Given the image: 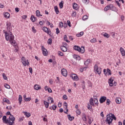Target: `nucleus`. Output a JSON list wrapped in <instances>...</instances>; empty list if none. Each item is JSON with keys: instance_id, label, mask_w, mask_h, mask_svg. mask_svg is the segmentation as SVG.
Masks as SVG:
<instances>
[{"instance_id": "412c9836", "label": "nucleus", "mask_w": 125, "mask_h": 125, "mask_svg": "<svg viewBox=\"0 0 125 125\" xmlns=\"http://www.w3.org/2000/svg\"><path fill=\"white\" fill-rule=\"evenodd\" d=\"M115 101L117 104H121L122 102V99L120 98H116Z\"/></svg>"}, {"instance_id": "864d4df0", "label": "nucleus", "mask_w": 125, "mask_h": 125, "mask_svg": "<svg viewBox=\"0 0 125 125\" xmlns=\"http://www.w3.org/2000/svg\"><path fill=\"white\" fill-rule=\"evenodd\" d=\"M31 97H29L27 98H26L25 99H24V101L26 102H28V101H31Z\"/></svg>"}, {"instance_id": "a878e982", "label": "nucleus", "mask_w": 125, "mask_h": 125, "mask_svg": "<svg viewBox=\"0 0 125 125\" xmlns=\"http://www.w3.org/2000/svg\"><path fill=\"white\" fill-rule=\"evenodd\" d=\"M74 58L75 59H76V60H81V57L78 55H75L74 56H73Z\"/></svg>"}, {"instance_id": "3c124183", "label": "nucleus", "mask_w": 125, "mask_h": 125, "mask_svg": "<svg viewBox=\"0 0 125 125\" xmlns=\"http://www.w3.org/2000/svg\"><path fill=\"white\" fill-rule=\"evenodd\" d=\"M85 70H86V67H83V68H81L80 71H81V72H83V71H85Z\"/></svg>"}, {"instance_id": "c85d7f7f", "label": "nucleus", "mask_w": 125, "mask_h": 125, "mask_svg": "<svg viewBox=\"0 0 125 125\" xmlns=\"http://www.w3.org/2000/svg\"><path fill=\"white\" fill-rule=\"evenodd\" d=\"M36 16H37L38 17H40V16H42V15H41V12H40L39 10H36Z\"/></svg>"}, {"instance_id": "a18cd8bd", "label": "nucleus", "mask_w": 125, "mask_h": 125, "mask_svg": "<svg viewBox=\"0 0 125 125\" xmlns=\"http://www.w3.org/2000/svg\"><path fill=\"white\" fill-rule=\"evenodd\" d=\"M56 82L57 83H60V78L58 77H57V80H56Z\"/></svg>"}, {"instance_id": "2eb2a0df", "label": "nucleus", "mask_w": 125, "mask_h": 125, "mask_svg": "<svg viewBox=\"0 0 125 125\" xmlns=\"http://www.w3.org/2000/svg\"><path fill=\"white\" fill-rule=\"evenodd\" d=\"M73 9H75V10H79V5L78 4L74 3L73 5Z\"/></svg>"}, {"instance_id": "7ed1b4c3", "label": "nucleus", "mask_w": 125, "mask_h": 125, "mask_svg": "<svg viewBox=\"0 0 125 125\" xmlns=\"http://www.w3.org/2000/svg\"><path fill=\"white\" fill-rule=\"evenodd\" d=\"M5 38L6 39V41H13L14 40V36L12 35V33L10 32L7 33V32H5Z\"/></svg>"}, {"instance_id": "bf43d9fd", "label": "nucleus", "mask_w": 125, "mask_h": 125, "mask_svg": "<svg viewBox=\"0 0 125 125\" xmlns=\"http://www.w3.org/2000/svg\"><path fill=\"white\" fill-rule=\"evenodd\" d=\"M91 108H92V106L91 105H90V104H88L87 108L88 109V110H90V109H91Z\"/></svg>"}, {"instance_id": "49530a36", "label": "nucleus", "mask_w": 125, "mask_h": 125, "mask_svg": "<svg viewBox=\"0 0 125 125\" xmlns=\"http://www.w3.org/2000/svg\"><path fill=\"white\" fill-rule=\"evenodd\" d=\"M110 8H109V6L107 5L104 9V11H108Z\"/></svg>"}, {"instance_id": "4c0bfd02", "label": "nucleus", "mask_w": 125, "mask_h": 125, "mask_svg": "<svg viewBox=\"0 0 125 125\" xmlns=\"http://www.w3.org/2000/svg\"><path fill=\"white\" fill-rule=\"evenodd\" d=\"M58 54L59 56H64V54H63V53H62V52L60 51L58 52Z\"/></svg>"}, {"instance_id": "338daca9", "label": "nucleus", "mask_w": 125, "mask_h": 125, "mask_svg": "<svg viewBox=\"0 0 125 125\" xmlns=\"http://www.w3.org/2000/svg\"><path fill=\"white\" fill-rule=\"evenodd\" d=\"M83 2L84 3H88V1L87 0H82Z\"/></svg>"}, {"instance_id": "ddd939ff", "label": "nucleus", "mask_w": 125, "mask_h": 125, "mask_svg": "<svg viewBox=\"0 0 125 125\" xmlns=\"http://www.w3.org/2000/svg\"><path fill=\"white\" fill-rule=\"evenodd\" d=\"M60 48L62 51L63 52H66L68 50V49L67 48V47L66 46H61Z\"/></svg>"}, {"instance_id": "79ce46f5", "label": "nucleus", "mask_w": 125, "mask_h": 125, "mask_svg": "<svg viewBox=\"0 0 125 125\" xmlns=\"http://www.w3.org/2000/svg\"><path fill=\"white\" fill-rule=\"evenodd\" d=\"M4 87H5L6 88H7L8 89H9V88H10V86L9 84H4Z\"/></svg>"}, {"instance_id": "72a5a7b5", "label": "nucleus", "mask_w": 125, "mask_h": 125, "mask_svg": "<svg viewBox=\"0 0 125 125\" xmlns=\"http://www.w3.org/2000/svg\"><path fill=\"white\" fill-rule=\"evenodd\" d=\"M89 63H90V60L88 59L84 62V65H85V66H87Z\"/></svg>"}, {"instance_id": "5701e85b", "label": "nucleus", "mask_w": 125, "mask_h": 125, "mask_svg": "<svg viewBox=\"0 0 125 125\" xmlns=\"http://www.w3.org/2000/svg\"><path fill=\"white\" fill-rule=\"evenodd\" d=\"M3 101L5 102V103H7V104H10L11 103L10 101H9V100L6 98H4L3 99Z\"/></svg>"}, {"instance_id": "e2e57ef3", "label": "nucleus", "mask_w": 125, "mask_h": 125, "mask_svg": "<svg viewBox=\"0 0 125 125\" xmlns=\"http://www.w3.org/2000/svg\"><path fill=\"white\" fill-rule=\"evenodd\" d=\"M67 23L69 27H71V22L70 21H67Z\"/></svg>"}, {"instance_id": "423d86ee", "label": "nucleus", "mask_w": 125, "mask_h": 125, "mask_svg": "<svg viewBox=\"0 0 125 125\" xmlns=\"http://www.w3.org/2000/svg\"><path fill=\"white\" fill-rule=\"evenodd\" d=\"M7 29L9 31V33L12 31V25H11V23L10 22H7L6 23Z\"/></svg>"}, {"instance_id": "a19ab883", "label": "nucleus", "mask_w": 125, "mask_h": 125, "mask_svg": "<svg viewBox=\"0 0 125 125\" xmlns=\"http://www.w3.org/2000/svg\"><path fill=\"white\" fill-rule=\"evenodd\" d=\"M106 72L108 73V75H109L110 76L112 75V73H111V70H110V69L109 68H107L106 69Z\"/></svg>"}, {"instance_id": "7c9ffc66", "label": "nucleus", "mask_w": 125, "mask_h": 125, "mask_svg": "<svg viewBox=\"0 0 125 125\" xmlns=\"http://www.w3.org/2000/svg\"><path fill=\"white\" fill-rule=\"evenodd\" d=\"M83 32L82 31L80 33L76 35V37L80 38V37H83Z\"/></svg>"}, {"instance_id": "bb28decb", "label": "nucleus", "mask_w": 125, "mask_h": 125, "mask_svg": "<svg viewBox=\"0 0 125 125\" xmlns=\"http://www.w3.org/2000/svg\"><path fill=\"white\" fill-rule=\"evenodd\" d=\"M21 103H22V96H21V95H20L19 97V104L20 105H21Z\"/></svg>"}, {"instance_id": "774afa93", "label": "nucleus", "mask_w": 125, "mask_h": 125, "mask_svg": "<svg viewBox=\"0 0 125 125\" xmlns=\"http://www.w3.org/2000/svg\"><path fill=\"white\" fill-rule=\"evenodd\" d=\"M21 17L22 19H26V18H27V15H23Z\"/></svg>"}, {"instance_id": "aec40b11", "label": "nucleus", "mask_w": 125, "mask_h": 125, "mask_svg": "<svg viewBox=\"0 0 125 125\" xmlns=\"http://www.w3.org/2000/svg\"><path fill=\"white\" fill-rule=\"evenodd\" d=\"M4 16L6 19H8L10 17V14L8 12H6L4 14Z\"/></svg>"}, {"instance_id": "052dcab7", "label": "nucleus", "mask_w": 125, "mask_h": 125, "mask_svg": "<svg viewBox=\"0 0 125 125\" xmlns=\"http://www.w3.org/2000/svg\"><path fill=\"white\" fill-rule=\"evenodd\" d=\"M29 72H30V74H32V73H33V68H32V67H29Z\"/></svg>"}, {"instance_id": "cd10ccee", "label": "nucleus", "mask_w": 125, "mask_h": 125, "mask_svg": "<svg viewBox=\"0 0 125 125\" xmlns=\"http://www.w3.org/2000/svg\"><path fill=\"white\" fill-rule=\"evenodd\" d=\"M63 4H64V1L62 0L61 1V2L59 3V6H60V8H61V9L63 8Z\"/></svg>"}, {"instance_id": "37998d69", "label": "nucleus", "mask_w": 125, "mask_h": 125, "mask_svg": "<svg viewBox=\"0 0 125 125\" xmlns=\"http://www.w3.org/2000/svg\"><path fill=\"white\" fill-rule=\"evenodd\" d=\"M47 43H48V44H51V43H52V40L50 38L47 41Z\"/></svg>"}, {"instance_id": "5fc2aeb1", "label": "nucleus", "mask_w": 125, "mask_h": 125, "mask_svg": "<svg viewBox=\"0 0 125 125\" xmlns=\"http://www.w3.org/2000/svg\"><path fill=\"white\" fill-rule=\"evenodd\" d=\"M59 33H60V31L59 30V28H56V34H57V35H58V34H59Z\"/></svg>"}, {"instance_id": "603ef678", "label": "nucleus", "mask_w": 125, "mask_h": 125, "mask_svg": "<svg viewBox=\"0 0 125 125\" xmlns=\"http://www.w3.org/2000/svg\"><path fill=\"white\" fill-rule=\"evenodd\" d=\"M91 42H96V39L93 38V39L91 40Z\"/></svg>"}, {"instance_id": "f03ea898", "label": "nucleus", "mask_w": 125, "mask_h": 125, "mask_svg": "<svg viewBox=\"0 0 125 125\" xmlns=\"http://www.w3.org/2000/svg\"><path fill=\"white\" fill-rule=\"evenodd\" d=\"M113 120H114L115 121L117 120L116 116H115L114 114L112 113H109V114L106 115V119L105 120V122H107V124L108 125L112 124V122H113Z\"/></svg>"}, {"instance_id": "b1692460", "label": "nucleus", "mask_w": 125, "mask_h": 125, "mask_svg": "<svg viewBox=\"0 0 125 125\" xmlns=\"http://www.w3.org/2000/svg\"><path fill=\"white\" fill-rule=\"evenodd\" d=\"M82 119L84 122H86V115H85V113H83Z\"/></svg>"}, {"instance_id": "de8ad7c7", "label": "nucleus", "mask_w": 125, "mask_h": 125, "mask_svg": "<svg viewBox=\"0 0 125 125\" xmlns=\"http://www.w3.org/2000/svg\"><path fill=\"white\" fill-rule=\"evenodd\" d=\"M72 16V17H76V16H77V13H76V12H73Z\"/></svg>"}, {"instance_id": "c756f323", "label": "nucleus", "mask_w": 125, "mask_h": 125, "mask_svg": "<svg viewBox=\"0 0 125 125\" xmlns=\"http://www.w3.org/2000/svg\"><path fill=\"white\" fill-rule=\"evenodd\" d=\"M93 102H94V100L93 99H92V98L90 99L89 100L90 104L92 105V106H94V103H93Z\"/></svg>"}, {"instance_id": "6ab92c4d", "label": "nucleus", "mask_w": 125, "mask_h": 125, "mask_svg": "<svg viewBox=\"0 0 125 125\" xmlns=\"http://www.w3.org/2000/svg\"><path fill=\"white\" fill-rule=\"evenodd\" d=\"M37 18L35 17L34 15H32L30 18V20H31L32 22H35L37 20Z\"/></svg>"}, {"instance_id": "9b49d317", "label": "nucleus", "mask_w": 125, "mask_h": 125, "mask_svg": "<svg viewBox=\"0 0 125 125\" xmlns=\"http://www.w3.org/2000/svg\"><path fill=\"white\" fill-rule=\"evenodd\" d=\"M106 100H107V97L105 96H103L101 97L100 99V103H101V104H102V103H104V102H105Z\"/></svg>"}, {"instance_id": "c03bdc74", "label": "nucleus", "mask_w": 125, "mask_h": 125, "mask_svg": "<svg viewBox=\"0 0 125 125\" xmlns=\"http://www.w3.org/2000/svg\"><path fill=\"white\" fill-rule=\"evenodd\" d=\"M52 110L54 111H55L56 110V108H57V106L55 105V104H53L52 106Z\"/></svg>"}, {"instance_id": "a211bd4d", "label": "nucleus", "mask_w": 125, "mask_h": 125, "mask_svg": "<svg viewBox=\"0 0 125 125\" xmlns=\"http://www.w3.org/2000/svg\"><path fill=\"white\" fill-rule=\"evenodd\" d=\"M43 104H44L45 108H46V109H47V108H48V107H49V103H48L45 101H43Z\"/></svg>"}, {"instance_id": "c9c22d12", "label": "nucleus", "mask_w": 125, "mask_h": 125, "mask_svg": "<svg viewBox=\"0 0 125 125\" xmlns=\"http://www.w3.org/2000/svg\"><path fill=\"white\" fill-rule=\"evenodd\" d=\"M10 42H11V44H13L14 45H16V42L14 41V40H13L12 41H9Z\"/></svg>"}, {"instance_id": "dca6fc26", "label": "nucleus", "mask_w": 125, "mask_h": 125, "mask_svg": "<svg viewBox=\"0 0 125 125\" xmlns=\"http://www.w3.org/2000/svg\"><path fill=\"white\" fill-rule=\"evenodd\" d=\"M121 53L122 55V56H125V50L123 47H121L120 49Z\"/></svg>"}, {"instance_id": "9d476101", "label": "nucleus", "mask_w": 125, "mask_h": 125, "mask_svg": "<svg viewBox=\"0 0 125 125\" xmlns=\"http://www.w3.org/2000/svg\"><path fill=\"white\" fill-rule=\"evenodd\" d=\"M62 75L63 76V77H67L68 75V72H67V70L63 68L61 70Z\"/></svg>"}, {"instance_id": "6e6552de", "label": "nucleus", "mask_w": 125, "mask_h": 125, "mask_svg": "<svg viewBox=\"0 0 125 125\" xmlns=\"http://www.w3.org/2000/svg\"><path fill=\"white\" fill-rule=\"evenodd\" d=\"M42 51L43 55L44 56H47L48 52H47V50L43 47V46H42Z\"/></svg>"}, {"instance_id": "0e129e2a", "label": "nucleus", "mask_w": 125, "mask_h": 125, "mask_svg": "<svg viewBox=\"0 0 125 125\" xmlns=\"http://www.w3.org/2000/svg\"><path fill=\"white\" fill-rule=\"evenodd\" d=\"M76 114H77L78 115H81V111H80V110L78 109L76 111Z\"/></svg>"}, {"instance_id": "2f4dec72", "label": "nucleus", "mask_w": 125, "mask_h": 125, "mask_svg": "<svg viewBox=\"0 0 125 125\" xmlns=\"http://www.w3.org/2000/svg\"><path fill=\"white\" fill-rule=\"evenodd\" d=\"M54 10L56 14H58V13H59V10H58V7L57 6H55L54 7Z\"/></svg>"}, {"instance_id": "0eeeda50", "label": "nucleus", "mask_w": 125, "mask_h": 125, "mask_svg": "<svg viewBox=\"0 0 125 125\" xmlns=\"http://www.w3.org/2000/svg\"><path fill=\"white\" fill-rule=\"evenodd\" d=\"M43 31L45 32V33H47L48 35L51 34V31L50 30V29H48V28L45 26H44L43 27Z\"/></svg>"}, {"instance_id": "f704fd0d", "label": "nucleus", "mask_w": 125, "mask_h": 125, "mask_svg": "<svg viewBox=\"0 0 125 125\" xmlns=\"http://www.w3.org/2000/svg\"><path fill=\"white\" fill-rule=\"evenodd\" d=\"M88 19V16H87V15H84L82 19L83 21L86 20V19Z\"/></svg>"}, {"instance_id": "ea45409f", "label": "nucleus", "mask_w": 125, "mask_h": 125, "mask_svg": "<svg viewBox=\"0 0 125 125\" xmlns=\"http://www.w3.org/2000/svg\"><path fill=\"white\" fill-rule=\"evenodd\" d=\"M94 103L97 106H98V100L97 99H94Z\"/></svg>"}, {"instance_id": "69168bd1", "label": "nucleus", "mask_w": 125, "mask_h": 125, "mask_svg": "<svg viewBox=\"0 0 125 125\" xmlns=\"http://www.w3.org/2000/svg\"><path fill=\"white\" fill-rule=\"evenodd\" d=\"M106 104L107 105H109L110 104V100L109 99L106 100Z\"/></svg>"}, {"instance_id": "473e14b6", "label": "nucleus", "mask_w": 125, "mask_h": 125, "mask_svg": "<svg viewBox=\"0 0 125 125\" xmlns=\"http://www.w3.org/2000/svg\"><path fill=\"white\" fill-rule=\"evenodd\" d=\"M103 36H104V37L106 39H109V38H110V35L108 34L107 33H105L103 35Z\"/></svg>"}, {"instance_id": "20e7f679", "label": "nucleus", "mask_w": 125, "mask_h": 125, "mask_svg": "<svg viewBox=\"0 0 125 125\" xmlns=\"http://www.w3.org/2000/svg\"><path fill=\"white\" fill-rule=\"evenodd\" d=\"M73 49L76 50V51H78V52H80V53H84V46H82L81 48L79 46L75 45L73 46Z\"/></svg>"}, {"instance_id": "f257e3e1", "label": "nucleus", "mask_w": 125, "mask_h": 125, "mask_svg": "<svg viewBox=\"0 0 125 125\" xmlns=\"http://www.w3.org/2000/svg\"><path fill=\"white\" fill-rule=\"evenodd\" d=\"M2 120L3 123L6 125H13L15 124V117L13 115H11L7 119H6V116H3Z\"/></svg>"}, {"instance_id": "39448f33", "label": "nucleus", "mask_w": 125, "mask_h": 125, "mask_svg": "<svg viewBox=\"0 0 125 125\" xmlns=\"http://www.w3.org/2000/svg\"><path fill=\"white\" fill-rule=\"evenodd\" d=\"M94 70L96 71V72L97 73V74H98V75H100L101 74V68H100V67H98L97 64H95Z\"/></svg>"}, {"instance_id": "e433bc0d", "label": "nucleus", "mask_w": 125, "mask_h": 125, "mask_svg": "<svg viewBox=\"0 0 125 125\" xmlns=\"http://www.w3.org/2000/svg\"><path fill=\"white\" fill-rule=\"evenodd\" d=\"M2 77H3V79H4V80H5V81H7V76H6V75H5V73L2 74Z\"/></svg>"}, {"instance_id": "13d9d810", "label": "nucleus", "mask_w": 125, "mask_h": 125, "mask_svg": "<svg viewBox=\"0 0 125 125\" xmlns=\"http://www.w3.org/2000/svg\"><path fill=\"white\" fill-rule=\"evenodd\" d=\"M82 88L84 89L85 88V85L84 84V81L83 82V83L82 84Z\"/></svg>"}, {"instance_id": "4468645a", "label": "nucleus", "mask_w": 125, "mask_h": 125, "mask_svg": "<svg viewBox=\"0 0 125 125\" xmlns=\"http://www.w3.org/2000/svg\"><path fill=\"white\" fill-rule=\"evenodd\" d=\"M21 61H22V63L23 66H27V61L25 60V58H24V57L21 58Z\"/></svg>"}, {"instance_id": "f3484780", "label": "nucleus", "mask_w": 125, "mask_h": 125, "mask_svg": "<svg viewBox=\"0 0 125 125\" xmlns=\"http://www.w3.org/2000/svg\"><path fill=\"white\" fill-rule=\"evenodd\" d=\"M41 88H42V87H41L40 85L35 84L34 85V89H35V90H39Z\"/></svg>"}, {"instance_id": "8fccbe9b", "label": "nucleus", "mask_w": 125, "mask_h": 125, "mask_svg": "<svg viewBox=\"0 0 125 125\" xmlns=\"http://www.w3.org/2000/svg\"><path fill=\"white\" fill-rule=\"evenodd\" d=\"M62 97L64 100H67V99H68V97L66 95H64Z\"/></svg>"}, {"instance_id": "58836bf2", "label": "nucleus", "mask_w": 125, "mask_h": 125, "mask_svg": "<svg viewBox=\"0 0 125 125\" xmlns=\"http://www.w3.org/2000/svg\"><path fill=\"white\" fill-rule=\"evenodd\" d=\"M107 6H108V7L109 8V9H113V8H114V5H113V4H110L109 5H108Z\"/></svg>"}, {"instance_id": "09e8293b", "label": "nucleus", "mask_w": 125, "mask_h": 125, "mask_svg": "<svg viewBox=\"0 0 125 125\" xmlns=\"http://www.w3.org/2000/svg\"><path fill=\"white\" fill-rule=\"evenodd\" d=\"M32 32H33L34 33H37V30L36 29H35V27L34 26H33L32 27Z\"/></svg>"}, {"instance_id": "f8f14e48", "label": "nucleus", "mask_w": 125, "mask_h": 125, "mask_svg": "<svg viewBox=\"0 0 125 125\" xmlns=\"http://www.w3.org/2000/svg\"><path fill=\"white\" fill-rule=\"evenodd\" d=\"M114 82V77H111L108 80V83L109 84V86H113V82Z\"/></svg>"}, {"instance_id": "6e6d98bb", "label": "nucleus", "mask_w": 125, "mask_h": 125, "mask_svg": "<svg viewBox=\"0 0 125 125\" xmlns=\"http://www.w3.org/2000/svg\"><path fill=\"white\" fill-rule=\"evenodd\" d=\"M115 2L116 3H117L119 7H121V4H120V2H119V1H117V0H115Z\"/></svg>"}, {"instance_id": "4d7b16f0", "label": "nucleus", "mask_w": 125, "mask_h": 125, "mask_svg": "<svg viewBox=\"0 0 125 125\" xmlns=\"http://www.w3.org/2000/svg\"><path fill=\"white\" fill-rule=\"evenodd\" d=\"M62 44V46H67V45H68V44H67L66 42H63Z\"/></svg>"}, {"instance_id": "4be33fe9", "label": "nucleus", "mask_w": 125, "mask_h": 125, "mask_svg": "<svg viewBox=\"0 0 125 125\" xmlns=\"http://www.w3.org/2000/svg\"><path fill=\"white\" fill-rule=\"evenodd\" d=\"M23 113L24 114V115L26 118H29V117H31V113H30L29 112H27L26 111H23Z\"/></svg>"}, {"instance_id": "680f3d73", "label": "nucleus", "mask_w": 125, "mask_h": 125, "mask_svg": "<svg viewBox=\"0 0 125 125\" xmlns=\"http://www.w3.org/2000/svg\"><path fill=\"white\" fill-rule=\"evenodd\" d=\"M15 11H16V12H18L19 11H20V9H19V8L16 7L15 8Z\"/></svg>"}, {"instance_id": "1a4fd4ad", "label": "nucleus", "mask_w": 125, "mask_h": 125, "mask_svg": "<svg viewBox=\"0 0 125 125\" xmlns=\"http://www.w3.org/2000/svg\"><path fill=\"white\" fill-rule=\"evenodd\" d=\"M70 77L74 81H79V77H78V75L76 74H71Z\"/></svg>"}, {"instance_id": "393cba45", "label": "nucleus", "mask_w": 125, "mask_h": 125, "mask_svg": "<svg viewBox=\"0 0 125 125\" xmlns=\"http://www.w3.org/2000/svg\"><path fill=\"white\" fill-rule=\"evenodd\" d=\"M67 118H68V120H69V121H73V120H74V119H75V118L74 117L71 116V115H70V114H68L67 115Z\"/></svg>"}]
</instances>
